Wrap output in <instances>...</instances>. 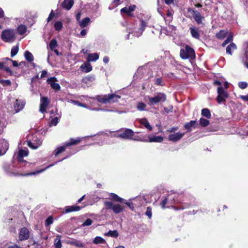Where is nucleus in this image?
Here are the masks:
<instances>
[{
  "instance_id": "f257e3e1",
  "label": "nucleus",
  "mask_w": 248,
  "mask_h": 248,
  "mask_svg": "<svg viewBox=\"0 0 248 248\" xmlns=\"http://www.w3.org/2000/svg\"><path fill=\"white\" fill-rule=\"evenodd\" d=\"M67 157H68V156L64 157L62 159H61L57 162H55L53 164L48 165L47 167H46V168H45L43 170H38V171H37L35 172H30V173H26V174H19V173H13V168H14L13 165L11 164L8 163H3V164L2 165V168H3V170H4V171L5 172V173L9 175H16V176H23L32 175H35L36 174H38V173L43 172L44 170H46L47 169L53 166L54 165L56 164L58 162L62 161L63 160L67 158Z\"/></svg>"
},
{
  "instance_id": "f03ea898",
  "label": "nucleus",
  "mask_w": 248,
  "mask_h": 248,
  "mask_svg": "<svg viewBox=\"0 0 248 248\" xmlns=\"http://www.w3.org/2000/svg\"><path fill=\"white\" fill-rule=\"evenodd\" d=\"M86 98H89V97L87 96H86ZM90 98L96 99L99 102L106 104L109 102H117L119 99L121 98V96L115 93H111L103 95H98L95 97H90Z\"/></svg>"
},
{
  "instance_id": "7ed1b4c3",
  "label": "nucleus",
  "mask_w": 248,
  "mask_h": 248,
  "mask_svg": "<svg viewBox=\"0 0 248 248\" xmlns=\"http://www.w3.org/2000/svg\"><path fill=\"white\" fill-rule=\"evenodd\" d=\"M167 99L166 94L162 92L157 93L154 96L150 97L146 96L145 100L147 102V104L150 106H154L159 103H162L166 101Z\"/></svg>"
},
{
  "instance_id": "20e7f679",
  "label": "nucleus",
  "mask_w": 248,
  "mask_h": 248,
  "mask_svg": "<svg viewBox=\"0 0 248 248\" xmlns=\"http://www.w3.org/2000/svg\"><path fill=\"white\" fill-rule=\"evenodd\" d=\"M140 27L138 29L134 28L133 29H129V34L127 35L126 39H129L130 34H132L133 36L137 37H140L142 34L143 31L145 30V27L147 26V23L145 22L143 19H140Z\"/></svg>"
},
{
  "instance_id": "39448f33",
  "label": "nucleus",
  "mask_w": 248,
  "mask_h": 248,
  "mask_svg": "<svg viewBox=\"0 0 248 248\" xmlns=\"http://www.w3.org/2000/svg\"><path fill=\"white\" fill-rule=\"evenodd\" d=\"M81 141L80 138H78L77 139H71L69 141H66L64 143L63 146L58 147L54 151V153L55 156H57L61 153L64 152L66 147H69L72 145H76L78 144Z\"/></svg>"
},
{
  "instance_id": "423d86ee",
  "label": "nucleus",
  "mask_w": 248,
  "mask_h": 248,
  "mask_svg": "<svg viewBox=\"0 0 248 248\" xmlns=\"http://www.w3.org/2000/svg\"><path fill=\"white\" fill-rule=\"evenodd\" d=\"M180 56L184 60L189 58L194 59L195 57L194 49L188 45H186L185 48L181 49Z\"/></svg>"
},
{
  "instance_id": "0eeeda50",
  "label": "nucleus",
  "mask_w": 248,
  "mask_h": 248,
  "mask_svg": "<svg viewBox=\"0 0 248 248\" xmlns=\"http://www.w3.org/2000/svg\"><path fill=\"white\" fill-rule=\"evenodd\" d=\"M1 38L6 43L13 42L15 39V34L14 30L12 29L3 30L1 34Z\"/></svg>"
},
{
  "instance_id": "6e6552de",
  "label": "nucleus",
  "mask_w": 248,
  "mask_h": 248,
  "mask_svg": "<svg viewBox=\"0 0 248 248\" xmlns=\"http://www.w3.org/2000/svg\"><path fill=\"white\" fill-rule=\"evenodd\" d=\"M217 96L216 98L217 103L219 104L225 103L226 99L229 97L227 92L222 87L218 86L217 89Z\"/></svg>"
},
{
  "instance_id": "1a4fd4ad",
  "label": "nucleus",
  "mask_w": 248,
  "mask_h": 248,
  "mask_svg": "<svg viewBox=\"0 0 248 248\" xmlns=\"http://www.w3.org/2000/svg\"><path fill=\"white\" fill-rule=\"evenodd\" d=\"M104 205L107 209L112 210L116 214L121 213L123 210V208L121 205L119 204H114L111 202L105 201Z\"/></svg>"
},
{
  "instance_id": "9d476101",
  "label": "nucleus",
  "mask_w": 248,
  "mask_h": 248,
  "mask_svg": "<svg viewBox=\"0 0 248 248\" xmlns=\"http://www.w3.org/2000/svg\"><path fill=\"white\" fill-rule=\"evenodd\" d=\"M168 194L170 197H171V202L172 204H174L176 203H181L182 201V198H183V194L182 193H179L173 191H171L168 192Z\"/></svg>"
},
{
  "instance_id": "9b49d317",
  "label": "nucleus",
  "mask_w": 248,
  "mask_h": 248,
  "mask_svg": "<svg viewBox=\"0 0 248 248\" xmlns=\"http://www.w3.org/2000/svg\"><path fill=\"white\" fill-rule=\"evenodd\" d=\"M133 131L130 129H125L123 132L120 134H114L112 135V137H115L117 138H121L124 139H132V137L133 136Z\"/></svg>"
},
{
  "instance_id": "f8f14e48",
  "label": "nucleus",
  "mask_w": 248,
  "mask_h": 248,
  "mask_svg": "<svg viewBox=\"0 0 248 248\" xmlns=\"http://www.w3.org/2000/svg\"><path fill=\"white\" fill-rule=\"evenodd\" d=\"M57 81H58V79L55 77L49 78L46 80L47 84L50 85L51 88L56 92H58L61 90L60 84L58 83H56Z\"/></svg>"
},
{
  "instance_id": "ddd939ff",
  "label": "nucleus",
  "mask_w": 248,
  "mask_h": 248,
  "mask_svg": "<svg viewBox=\"0 0 248 248\" xmlns=\"http://www.w3.org/2000/svg\"><path fill=\"white\" fill-rule=\"evenodd\" d=\"M26 104L24 100L17 99L16 100L14 105V110L16 113H18L23 110Z\"/></svg>"
},
{
  "instance_id": "4468645a",
  "label": "nucleus",
  "mask_w": 248,
  "mask_h": 248,
  "mask_svg": "<svg viewBox=\"0 0 248 248\" xmlns=\"http://www.w3.org/2000/svg\"><path fill=\"white\" fill-rule=\"evenodd\" d=\"M39 111L42 113L46 111L47 107L49 104V101L47 97L43 96L41 98Z\"/></svg>"
},
{
  "instance_id": "2eb2a0df",
  "label": "nucleus",
  "mask_w": 248,
  "mask_h": 248,
  "mask_svg": "<svg viewBox=\"0 0 248 248\" xmlns=\"http://www.w3.org/2000/svg\"><path fill=\"white\" fill-rule=\"evenodd\" d=\"M193 16L194 19L197 24L201 25L202 26L204 25L203 20H204V17L201 16L200 12L197 10H193Z\"/></svg>"
},
{
  "instance_id": "dca6fc26",
  "label": "nucleus",
  "mask_w": 248,
  "mask_h": 248,
  "mask_svg": "<svg viewBox=\"0 0 248 248\" xmlns=\"http://www.w3.org/2000/svg\"><path fill=\"white\" fill-rule=\"evenodd\" d=\"M185 133L177 132L170 134L168 136V140L170 141L176 142L180 140L185 135Z\"/></svg>"
},
{
  "instance_id": "f3484780",
  "label": "nucleus",
  "mask_w": 248,
  "mask_h": 248,
  "mask_svg": "<svg viewBox=\"0 0 248 248\" xmlns=\"http://www.w3.org/2000/svg\"><path fill=\"white\" fill-rule=\"evenodd\" d=\"M42 144V141L37 138H33L32 141H28L27 145L32 149H37Z\"/></svg>"
},
{
  "instance_id": "a211bd4d",
  "label": "nucleus",
  "mask_w": 248,
  "mask_h": 248,
  "mask_svg": "<svg viewBox=\"0 0 248 248\" xmlns=\"http://www.w3.org/2000/svg\"><path fill=\"white\" fill-rule=\"evenodd\" d=\"M29 235L30 232L29 230L26 227H23L19 231V240L20 241L27 240L29 238Z\"/></svg>"
},
{
  "instance_id": "6ab92c4d",
  "label": "nucleus",
  "mask_w": 248,
  "mask_h": 248,
  "mask_svg": "<svg viewBox=\"0 0 248 248\" xmlns=\"http://www.w3.org/2000/svg\"><path fill=\"white\" fill-rule=\"evenodd\" d=\"M28 155V152L26 150H24L22 149L19 150L18 151V153L16 156V159L18 161L19 165L22 167V164L24 162V161L23 159L24 156H26Z\"/></svg>"
},
{
  "instance_id": "aec40b11",
  "label": "nucleus",
  "mask_w": 248,
  "mask_h": 248,
  "mask_svg": "<svg viewBox=\"0 0 248 248\" xmlns=\"http://www.w3.org/2000/svg\"><path fill=\"white\" fill-rule=\"evenodd\" d=\"M199 124L196 121L191 120L189 122L185 124L184 127L188 132L192 131V128H196Z\"/></svg>"
},
{
  "instance_id": "412c9836",
  "label": "nucleus",
  "mask_w": 248,
  "mask_h": 248,
  "mask_svg": "<svg viewBox=\"0 0 248 248\" xmlns=\"http://www.w3.org/2000/svg\"><path fill=\"white\" fill-rule=\"evenodd\" d=\"M163 140V138L161 136H153L152 137L149 136V139H145L142 140H140V141L144 142H161Z\"/></svg>"
},
{
  "instance_id": "4be33fe9",
  "label": "nucleus",
  "mask_w": 248,
  "mask_h": 248,
  "mask_svg": "<svg viewBox=\"0 0 248 248\" xmlns=\"http://www.w3.org/2000/svg\"><path fill=\"white\" fill-rule=\"evenodd\" d=\"M136 5H131L129 6L128 7H125L121 9V13H124L127 15L132 16L133 15L132 13L135 10Z\"/></svg>"
},
{
  "instance_id": "5701e85b",
  "label": "nucleus",
  "mask_w": 248,
  "mask_h": 248,
  "mask_svg": "<svg viewBox=\"0 0 248 248\" xmlns=\"http://www.w3.org/2000/svg\"><path fill=\"white\" fill-rule=\"evenodd\" d=\"M82 72L84 73H88L93 69L92 66L89 62H85L83 63L80 67Z\"/></svg>"
},
{
  "instance_id": "b1692460",
  "label": "nucleus",
  "mask_w": 248,
  "mask_h": 248,
  "mask_svg": "<svg viewBox=\"0 0 248 248\" xmlns=\"http://www.w3.org/2000/svg\"><path fill=\"white\" fill-rule=\"evenodd\" d=\"M81 209V207L78 205L67 206L65 207V213H68L72 212L78 211Z\"/></svg>"
},
{
  "instance_id": "393cba45",
  "label": "nucleus",
  "mask_w": 248,
  "mask_h": 248,
  "mask_svg": "<svg viewBox=\"0 0 248 248\" xmlns=\"http://www.w3.org/2000/svg\"><path fill=\"white\" fill-rule=\"evenodd\" d=\"M73 4V0H64L62 2V6L64 9L69 10L72 8Z\"/></svg>"
},
{
  "instance_id": "a878e982",
  "label": "nucleus",
  "mask_w": 248,
  "mask_h": 248,
  "mask_svg": "<svg viewBox=\"0 0 248 248\" xmlns=\"http://www.w3.org/2000/svg\"><path fill=\"white\" fill-rule=\"evenodd\" d=\"M67 243L68 244L75 246L78 248H83L84 247V244L83 243H82L81 241L77 240H69L67 242Z\"/></svg>"
},
{
  "instance_id": "bb28decb",
  "label": "nucleus",
  "mask_w": 248,
  "mask_h": 248,
  "mask_svg": "<svg viewBox=\"0 0 248 248\" xmlns=\"http://www.w3.org/2000/svg\"><path fill=\"white\" fill-rule=\"evenodd\" d=\"M99 55L97 53H91L88 55L87 61L88 62H95L99 59Z\"/></svg>"
},
{
  "instance_id": "cd10ccee",
  "label": "nucleus",
  "mask_w": 248,
  "mask_h": 248,
  "mask_svg": "<svg viewBox=\"0 0 248 248\" xmlns=\"http://www.w3.org/2000/svg\"><path fill=\"white\" fill-rule=\"evenodd\" d=\"M140 122L141 124L143 125L148 130L151 131L152 130V127L146 118H142L140 119Z\"/></svg>"
},
{
  "instance_id": "c85d7f7f",
  "label": "nucleus",
  "mask_w": 248,
  "mask_h": 248,
  "mask_svg": "<svg viewBox=\"0 0 248 248\" xmlns=\"http://www.w3.org/2000/svg\"><path fill=\"white\" fill-rule=\"evenodd\" d=\"M189 30L190 34L193 38L198 39L200 38V34L198 32V29H196L193 27H191L189 28Z\"/></svg>"
},
{
  "instance_id": "c756f323",
  "label": "nucleus",
  "mask_w": 248,
  "mask_h": 248,
  "mask_svg": "<svg viewBox=\"0 0 248 248\" xmlns=\"http://www.w3.org/2000/svg\"><path fill=\"white\" fill-rule=\"evenodd\" d=\"M62 236L57 235L54 241V246L55 248H62V244L61 242Z\"/></svg>"
},
{
  "instance_id": "7c9ffc66",
  "label": "nucleus",
  "mask_w": 248,
  "mask_h": 248,
  "mask_svg": "<svg viewBox=\"0 0 248 248\" xmlns=\"http://www.w3.org/2000/svg\"><path fill=\"white\" fill-rule=\"evenodd\" d=\"M236 49V45L233 43H232L227 46L226 53L227 54H229L232 55V52Z\"/></svg>"
},
{
  "instance_id": "2f4dec72",
  "label": "nucleus",
  "mask_w": 248,
  "mask_h": 248,
  "mask_svg": "<svg viewBox=\"0 0 248 248\" xmlns=\"http://www.w3.org/2000/svg\"><path fill=\"white\" fill-rule=\"evenodd\" d=\"M90 21V18L88 17H86L83 18L80 22H79L78 24L81 28H84L88 25Z\"/></svg>"
},
{
  "instance_id": "473e14b6",
  "label": "nucleus",
  "mask_w": 248,
  "mask_h": 248,
  "mask_svg": "<svg viewBox=\"0 0 248 248\" xmlns=\"http://www.w3.org/2000/svg\"><path fill=\"white\" fill-rule=\"evenodd\" d=\"M109 197L110 199L116 202H123L124 201V199L119 197L117 194L113 193H110L109 194Z\"/></svg>"
},
{
  "instance_id": "72a5a7b5",
  "label": "nucleus",
  "mask_w": 248,
  "mask_h": 248,
  "mask_svg": "<svg viewBox=\"0 0 248 248\" xmlns=\"http://www.w3.org/2000/svg\"><path fill=\"white\" fill-rule=\"evenodd\" d=\"M24 55L26 60L28 62H31L33 61L34 57L32 54L29 51H25Z\"/></svg>"
},
{
  "instance_id": "f704fd0d",
  "label": "nucleus",
  "mask_w": 248,
  "mask_h": 248,
  "mask_svg": "<svg viewBox=\"0 0 248 248\" xmlns=\"http://www.w3.org/2000/svg\"><path fill=\"white\" fill-rule=\"evenodd\" d=\"M202 115L207 119H210L211 117V114L210 110L207 108L202 109L201 112Z\"/></svg>"
},
{
  "instance_id": "c9c22d12",
  "label": "nucleus",
  "mask_w": 248,
  "mask_h": 248,
  "mask_svg": "<svg viewBox=\"0 0 248 248\" xmlns=\"http://www.w3.org/2000/svg\"><path fill=\"white\" fill-rule=\"evenodd\" d=\"M27 31V27L24 25L21 24L17 28V33L20 35L24 34Z\"/></svg>"
},
{
  "instance_id": "e433bc0d",
  "label": "nucleus",
  "mask_w": 248,
  "mask_h": 248,
  "mask_svg": "<svg viewBox=\"0 0 248 248\" xmlns=\"http://www.w3.org/2000/svg\"><path fill=\"white\" fill-rule=\"evenodd\" d=\"M227 34V31H226L221 30L216 34V36L218 39L222 40L226 37Z\"/></svg>"
},
{
  "instance_id": "4c0bfd02",
  "label": "nucleus",
  "mask_w": 248,
  "mask_h": 248,
  "mask_svg": "<svg viewBox=\"0 0 248 248\" xmlns=\"http://www.w3.org/2000/svg\"><path fill=\"white\" fill-rule=\"evenodd\" d=\"M93 243L94 244H104L106 243L105 240L100 236L95 237L93 240Z\"/></svg>"
},
{
  "instance_id": "58836bf2",
  "label": "nucleus",
  "mask_w": 248,
  "mask_h": 248,
  "mask_svg": "<svg viewBox=\"0 0 248 248\" xmlns=\"http://www.w3.org/2000/svg\"><path fill=\"white\" fill-rule=\"evenodd\" d=\"M105 235L106 236H108L114 238H117L119 235V233L117 230H110L108 232L105 233Z\"/></svg>"
},
{
  "instance_id": "ea45409f",
  "label": "nucleus",
  "mask_w": 248,
  "mask_h": 248,
  "mask_svg": "<svg viewBox=\"0 0 248 248\" xmlns=\"http://www.w3.org/2000/svg\"><path fill=\"white\" fill-rule=\"evenodd\" d=\"M94 79L95 77L94 75H89L83 78L82 82L87 84L89 82H93Z\"/></svg>"
},
{
  "instance_id": "a19ab883",
  "label": "nucleus",
  "mask_w": 248,
  "mask_h": 248,
  "mask_svg": "<svg viewBox=\"0 0 248 248\" xmlns=\"http://www.w3.org/2000/svg\"><path fill=\"white\" fill-rule=\"evenodd\" d=\"M210 124L209 121L203 118L199 120V124L202 127H206Z\"/></svg>"
},
{
  "instance_id": "79ce46f5",
  "label": "nucleus",
  "mask_w": 248,
  "mask_h": 248,
  "mask_svg": "<svg viewBox=\"0 0 248 248\" xmlns=\"http://www.w3.org/2000/svg\"><path fill=\"white\" fill-rule=\"evenodd\" d=\"M54 28L56 31H60L63 27L62 23L60 21H56L54 24Z\"/></svg>"
},
{
  "instance_id": "37998d69",
  "label": "nucleus",
  "mask_w": 248,
  "mask_h": 248,
  "mask_svg": "<svg viewBox=\"0 0 248 248\" xmlns=\"http://www.w3.org/2000/svg\"><path fill=\"white\" fill-rule=\"evenodd\" d=\"M57 45L58 43L55 39H52L49 43V47L51 50H53Z\"/></svg>"
},
{
  "instance_id": "c03bdc74",
  "label": "nucleus",
  "mask_w": 248,
  "mask_h": 248,
  "mask_svg": "<svg viewBox=\"0 0 248 248\" xmlns=\"http://www.w3.org/2000/svg\"><path fill=\"white\" fill-rule=\"evenodd\" d=\"M146 107V105L143 102H139L137 104V108L138 110L140 111H144L145 110V108Z\"/></svg>"
},
{
  "instance_id": "a18cd8bd",
  "label": "nucleus",
  "mask_w": 248,
  "mask_h": 248,
  "mask_svg": "<svg viewBox=\"0 0 248 248\" xmlns=\"http://www.w3.org/2000/svg\"><path fill=\"white\" fill-rule=\"evenodd\" d=\"M154 83L157 86H163L165 85V83L163 81L162 78H155L154 80Z\"/></svg>"
},
{
  "instance_id": "49530a36",
  "label": "nucleus",
  "mask_w": 248,
  "mask_h": 248,
  "mask_svg": "<svg viewBox=\"0 0 248 248\" xmlns=\"http://www.w3.org/2000/svg\"><path fill=\"white\" fill-rule=\"evenodd\" d=\"M18 49L19 48L18 46H14L12 47L11 51V56L12 57H14L17 54L18 51Z\"/></svg>"
},
{
  "instance_id": "de8ad7c7",
  "label": "nucleus",
  "mask_w": 248,
  "mask_h": 248,
  "mask_svg": "<svg viewBox=\"0 0 248 248\" xmlns=\"http://www.w3.org/2000/svg\"><path fill=\"white\" fill-rule=\"evenodd\" d=\"M59 118L58 117H55L54 118L52 119V120L50 121L49 124V126H56L59 123Z\"/></svg>"
},
{
  "instance_id": "09e8293b",
  "label": "nucleus",
  "mask_w": 248,
  "mask_h": 248,
  "mask_svg": "<svg viewBox=\"0 0 248 248\" xmlns=\"http://www.w3.org/2000/svg\"><path fill=\"white\" fill-rule=\"evenodd\" d=\"M232 41V35L230 34L227 37L226 39L223 42L222 44V46H225L227 44L231 42Z\"/></svg>"
},
{
  "instance_id": "8fccbe9b",
  "label": "nucleus",
  "mask_w": 248,
  "mask_h": 248,
  "mask_svg": "<svg viewBox=\"0 0 248 248\" xmlns=\"http://www.w3.org/2000/svg\"><path fill=\"white\" fill-rule=\"evenodd\" d=\"M146 216L148 217L149 219H151L152 217V210L150 206L147 207L146 211L145 213Z\"/></svg>"
},
{
  "instance_id": "3c124183",
  "label": "nucleus",
  "mask_w": 248,
  "mask_h": 248,
  "mask_svg": "<svg viewBox=\"0 0 248 248\" xmlns=\"http://www.w3.org/2000/svg\"><path fill=\"white\" fill-rule=\"evenodd\" d=\"M0 83L3 86H10L11 85V81L9 79H0Z\"/></svg>"
},
{
  "instance_id": "603ef678",
  "label": "nucleus",
  "mask_w": 248,
  "mask_h": 248,
  "mask_svg": "<svg viewBox=\"0 0 248 248\" xmlns=\"http://www.w3.org/2000/svg\"><path fill=\"white\" fill-rule=\"evenodd\" d=\"M93 220L90 218H87L82 224V227L89 226L93 223Z\"/></svg>"
},
{
  "instance_id": "864d4df0",
  "label": "nucleus",
  "mask_w": 248,
  "mask_h": 248,
  "mask_svg": "<svg viewBox=\"0 0 248 248\" xmlns=\"http://www.w3.org/2000/svg\"><path fill=\"white\" fill-rule=\"evenodd\" d=\"M238 86L241 89H245L248 86V84L246 82L241 81L238 83Z\"/></svg>"
},
{
  "instance_id": "5fc2aeb1",
  "label": "nucleus",
  "mask_w": 248,
  "mask_h": 248,
  "mask_svg": "<svg viewBox=\"0 0 248 248\" xmlns=\"http://www.w3.org/2000/svg\"><path fill=\"white\" fill-rule=\"evenodd\" d=\"M53 222V217L51 216L48 217L46 220V226H48L52 224Z\"/></svg>"
},
{
  "instance_id": "6e6d98bb",
  "label": "nucleus",
  "mask_w": 248,
  "mask_h": 248,
  "mask_svg": "<svg viewBox=\"0 0 248 248\" xmlns=\"http://www.w3.org/2000/svg\"><path fill=\"white\" fill-rule=\"evenodd\" d=\"M71 102L75 105H77L79 107L86 108V105L85 104L81 103L78 101L72 100Z\"/></svg>"
},
{
  "instance_id": "4d7b16f0",
  "label": "nucleus",
  "mask_w": 248,
  "mask_h": 248,
  "mask_svg": "<svg viewBox=\"0 0 248 248\" xmlns=\"http://www.w3.org/2000/svg\"><path fill=\"white\" fill-rule=\"evenodd\" d=\"M123 202H124V204L127 205L131 209H134L133 203L132 202L125 200Z\"/></svg>"
},
{
  "instance_id": "13d9d810",
  "label": "nucleus",
  "mask_w": 248,
  "mask_h": 248,
  "mask_svg": "<svg viewBox=\"0 0 248 248\" xmlns=\"http://www.w3.org/2000/svg\"><path fill=\"white\" fill-rule=\"evenodd\" d=\"M146 71V67L144 66L140 67L137 71L138 74L143 73Z\"/></svg>"
},
{
  "instance_id": "bf43d9fd",
  "label": "nucleus",
  "mask_w": 248,
  "mask_h": 248,
  "mask_svg": "<svg viewBox=\"0 0 248 248\" xmlns=\"http://www.w3.org/2000/svg\"><path fill=\"white\" fill-rule=\"evenodd\" d=\"M167 204H168L167 200H166V197H165L164 199L160 203V205L163 208H165V205Z\"/></svg>"
},
{
  "instance_id": "052dcab7",
  "label": "nucleus",
  "mask_w": 248,
  "mask_h": 248,
  "mask_svg": "<svg viewBox=\"0 0 248 248\" xmlns=\"http://www.w3.org/2000/svg\"><path fill=\"white\" fill-rule=\"evenodd\" d=\"M54 16V12H53V11L52 10L51 11L50 14L49 15L48 17L47 18V22H49L50 20H51L53 18Z\"/></svg>"
},
{
  "instance_id": "680f3d73",
  "label": "nucleus",
  "mask_w": 248,
  "mask_h": 248,
  "mask_svg": "<svg viewBox=\"0 0 248 248\" xmlns=\"http://www.w3.org/2000/svg\"><path fill=\"white\" fill-rule=\"evenodd\" d=\"M168 205H172V202H171V197H170L168 193L166 196H165Z\"/></svg>"
},
{
  "instance_id": "e2e57ef3",
  "label": "nucleus",
  "mask_w": 248,
  "mask_h": 248,
  "mask_svg": "<svg viewBox=\"0 0 248 248\" xmlns=\"http://www.w3.org/2000/svg\"><path fill=\"white\" fill-rule=\"evenodd\" d=\"M168 205H172V202H171V197H170L168 193L166 196H165Z\"/></svg>"
},
{
  "instance_id": "0e129e2a",
  "label": "nucleus",
  "mask_w": 248,
  "mask_h": 248,
  "mask_svg": "<svg viewBox=\"0 0 248 248\" xmlns=\"http://www.w3.org/2000/svg\"><path fill=\"white\" fill-rule=\"evenodd\" d=\"M178 129V127H177V126L172 127L169 128L167 130V131L169 132H170V133H172V132H174L175 131H177Z\"/></svg>"
},
{
  "instance_id": "69168bd1",
  "label": "nucleus",
  "mask_w": 248,
  "mask_h": 248,
  "mask_svg": "<svg viewBox=\"0 0 248 248\" xmlns=\"http://www.w3.org/2000/svg\"><path fill=\"white\" fill-rule=\"evenodd\" d=\"M2 69H4L7 73L10 74V75H13L12 70L8 67H4Z\"/></svg>"
},
{
  "instance_id": "338daca9",
  "label": "nucleus",
  "mask_w": 248,
  "mask_h": 248,
  "mask_svg": "<svg viewBox=\"0 0 248 248\" xmlns=\"http://www.w3.org/2000/svg\"><path fill=\"white\" fill-rule=\"evenodd\" d=\"M239 97L245 101H248V94L247 95H240Z\"/></svg>"
},
{
  "instance_id": "774afa93",
  "label": "nucleus",
  "mask_w": 248,
  "mask_h": 248,
  "mask_svg": "<svg viewBox=\"0 0 248 248\" xmlns=\"http://www.w3.org/2000/svg\"><path fill=\"white\" fill-rule=\"evenodd\" d=\"M246 50L244 54L245 57H248V43L246 44Z\"/></svg>"
}]
</instances>
